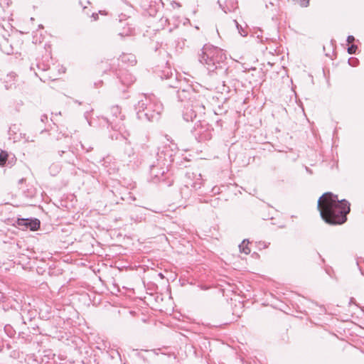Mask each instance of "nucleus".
Returning <instances> with one entry per match:
<instances>
[{
  "instance_id": "obj_27",
  "label": "nucleus",
  "mask_w": 364,
  "mask_h": 364,
  "mask_svg": "<svg viewBox=\"0 0 364 364\" xmlns=\"http://www.w3.org/2000/svg\"><path fill=\"white\" fill-rule=\"evenodd\" d=\"M191 186H193V188H196V183H194L193 185H191Z\"/></svg>"
},
{
  "instance_id": "obj_17",
  "label": "nucleus",
  "mask_w": 364,
  "mask_h": 364,
  "mask_svg": "<svg viewBox=\"0 0 364 364\" xmlns=\"http://www.w3.org/2000/svg\"><path fill=\"white\" fill-rule=\"evenodd\" d=\"M357 50V46L355 45H352L348 48V52L350 54H354L355 53V51Z\"/></svg>"
},
{
  "instance_id": "obj_21",
  "label": "nucleus",
  "mask_w": 364,
  "mask_h": 364,
  "mask_svg": "<svg viewBox=\"0 0 364 364\" xmlns=\"http://www.w3.org/2000/svg\"><path fill=\"white\" fill-rule=\"evenodd\" d=\"M131 78H132V77H131ZM134 81V79H131L130 82H126L124 80H122V82L123 84L124 85H130L131 83H132Z\"/></svg>"
},
{
  "instance_id": "obj_8",
  "label": "nucleus",
  "mask_w": 364,
  "mask_h": 364,
  "mask_svg": "<svg viewBox=\"0 0 364 364\" xmlns=\"http://www.w3.org/2000/svg\"><path fill=\"white\" fill-rule=\"evenodd\" d=\"M183 117L186 122L192 121L199 114L198 112L191 107L189 102H187V105H183Z\"/></svg>"
},
{
  "instance_id": "obj_20",
  "label": "nucleus",
  "mask_w": 364,
  "mask_h": 364,
  "mask_svg": "<svg viewBox=\"0 0 364 364\" xmlns=\"http://www.w3.org/2000/svg\"><path fill=\"white\" fill-rule=\"evenodd\" d=\"M218 3L219 4V6H220V8L225 13L227 14L228 11H230L229 9H225L223 5L220 3V1H218Z\"/></svg>"
},
{
  "instance_id": "obj_15",
  "label": "nucleus",
  "mask_w": 364,
  "mask_h": 364,
  "mask_svg": "<svg viewBox=\"0 0 364 364\" xmlns=\"http://www.w3.org/2000/svg\"><path fill=\"white\" fill-rule=\"evenodd\" d=\"M235 23H236V26H237V28L238 30V32L242 36H247V31L245 30V28H243L242 27V26H240L236 21H235Z\"/></svg>"
},
{
  "instance_id": "obj_25",
  "label": "nucleus",
  "mask_w": 364,
  "mask_h": 364,
  "mask_svg": "<svg viewBox=\"0 0 364 364\" xmlns=\"http://www.w3.org/2000/svg\"><path fill=\"white\" fill-rule=\"evenodd\" d=\"M24 181H25L24 178H21V179L19 180L18 182H19V183H22Z\"/></svg>"
},
{
  "instance_id": "obj_14",
  "label": "nucleus",
  "mask_w": 364,
  "mask_h": 364,
  "mask_svg": "<svg viewBox=\"0 0 364 364\" xmlns=\"http://www.w3.org/2000/svg\"><path fill=\"white\" fill-rule=\"evenodd\" d=\"M161 77L162 79L165 78V79H171V78H174L175 80L176 79V76L172 73V72L168 70L166 73V71H163V75L161 76Z\"/></svg>"
},
{
  "instance_id": "obj_3",
  "label": "nucleus",
  "mask_w": 364,
  "mask_h": 364,
  "mask_svg": "<svg viewBox=\"0 0 364 364\" xmlns=\"http://www.w3.org/2000/svg\"><path fill=\"white\" fill-rule=\"evenodd\" d=\"M136 105L138 118L141 120H157L163 110L162 104L153 95H141Z\"/></svg>"
},
{
  "instance_id": "obj_4",
  "label": "nucleus",
  "mask_w": 364,
  "mask_h": 364,
  "mask_svg": "<svg viewBox=\"0 0 364 364\" xmlns=\"http://www.w3.org/2000/svg\"><path fill=\"white\" fill-rule=\"evenodd\" d=\"M212 131L213 129L208 123L199 121L195 124L193 134L195 138L199 142H201L210 140L212 138Z\"/></svg>"
},
{
  "instance_id": "obj_22",
  "label": "nucleus",
  "mask_w": 364,
  "mask_h": 364,
  "mask_svg": "<svg viewBox=\"0 0 364 364\" xmlns=\"http://www.w3.org/2000/svg\"><path fill=\"white\" fill-rule=\"evenodd\" d=\"M92 17L94 18L95 21H97L98 19V14L93 13Z\"/></svg>"
},
{
  "instance_id": "obj_6",
  "label": "nucleus",
  "mask_w": 364,
  "mask_h": 364,
  "mask_svg": "<svg viewBox=\"0 0 364 364\" xmlns=\"http://www.w3.org/2000/svg\"><path fill=\"white\" fill-rule=\"evenodd\" d=\"M203 98L201 95H198V97H192L191 100L188 102L191 107L198 112L199 114L205 113V106L202 102Z\"/></svg>"
},
{
  "instance_id": "obj_24",
  "label": "nucleus",
  "mask_w": 364,
  "mask_h": 364,
  "mask_svg": "<svg viewBox=\"0 0 364 364\" xmlns=\"http://www.w3.org/2000/svg\"><path fill=\"white\" fill-rule=\"evenodd\" d=\"M81 146H82V148L83 149H85V150H86V151H87V152L92 149V147H89V148L86 149V148L83 146V144H81Z\"/></svg>"
},
{
  "instance_id": "obj_1",
  "label": "nucleus",
  "mask_w": 364,
  "mask_h": 364,
  "mask_svg": "<svg viewBox=\"0 0 364 364\" xmlns=\"http://www.w3.org/2000/svg\"><path fill=\"white\" fill-rule=\"evenodd\" d=\"M317 208L321 218L333 225L343 224L350 212V203L345 199L340 200L337 195L331 192L325 193L319 198Z\"/></svg>"
},
{
  "instance_id": "obj_11",
  "label": "nucleus",
  "mask_w": 364,
  "mask_h": 364,
  "mask_svg": "<svg viewBox=\"0 0 364 364\" xmlns=\"http://www.w3.org/2000/svg\"><path fill=\"white\" fill-rule=\"evenodd\" d=\"M249 240H244L239 245L240 251L241 252L245 253V255H248L250 252V248L248 247Z\"/></svg>"
},
{
  "instance_id": "obj_18",
  "label": "nucleus",
  "mask_w": 364,
  "mask_h": 364,
  "mask_svg": "<svg viewBox=\"0 0 364 364\" xmlns=\"http://www.w3.org/2000/svg\"><path fill=\"white\" fill-rule=\"evenodd\" d=\"M310 0H299V4L302 7H307Z\"/></svg>"
},
{
  "instance_id": "obj_23",
  "label": "nucleus",
  "mask_w": 364,
  "mask_h": 364,
  "mask_svg": "<svg viewBox=\"0 0 364 364\" xmlns=\"http://www.w3.org/2000/svg\"><path fill=\"white\" fill-rule=\"evenodd\" d=\"M151 175H154V176L158 177V174H156V173H154V166H153V167L151 168Z\"/></svg>"
},
{
  "instance_id": "obj_28",
  "label": "nucleus",
  "mask_w": 364,
  "mask_h": 364,
  "mask_svg": "<svg viewBox=\"0 0 364 364\" xmlns=\"http://www.w3.org/2000/svg\"><path fill=\"white\" fill-rule=\"evenodd\" d=\"M168 86H170V87H175V85H173V84H168Z\"/></svg>"
},
{
  "instance_id": "obj_12",
  "label": "nucleus",
  "mask_w": 364,
  "mask_h": 364,
  "mask_svg": "<svg viewBox=\"0 0 364 364\" xmlns=\"http://www.w3.org/2000/svg\"><path fill=\"white\" fill-rule=\"evenodd\" d=\"M8 154L6 151L0 150V166L4 165L7 161Z\"/></svg>"
},
{
  "instance_id": "obj_2",
  "label": "nucleus",
  "mask_w": 364,
  "mask_h": 364,
  "mask_svg": "<svg viewBox=\"0 0 364 364\" xmlns=\"http://www.w3.org/2000/svg\"><path fill=\"white\" fill-rule=\"evenodd\" d=\"M199 62L205 65L210 72H215L218 70L226 72L225 60L226 55L224 51L218 47L210 44L203 46L198 55Z\"/></svg>"
},
{
  "instance_id": "obj_7",
  "label": "nucleus",
  "mask_w": 364,
  "mask_h": 364,
  "mask_svg": "<svg viewBox=\"0 0 364 364\" xmlns=\"http://www.w3.org/2000/svg\"><path fill=\"white\" fill-rule=\"evenodd\" d=\"M112 117L107 119V122L111 125L114 129H120V125L117 123V115L120 114V109L118 106H113L111 107Z\"/></svg>"
},
{
  "instance_id": "obj_5",
  "label": "nucleus",
  "mask_w": 364,
  "mask_h": 364,
  "mask_svg": "<svg viewBox=\"0 0 364 364\" xmlns=\"http://www.w3.org/2000/svg\"><path fill=\"white\" fill-rule=\"evenodd\" d=\"M192 97H198V94L192 89L182 90L178 92V100L183 102L184 105H187V102L191 100Z\"/></svg>"
},
{
  "instance_id": "obj_13",
  "label": "nucleus",
  "mask_w": 364,
  "mask_h": 364,
  "mask_svg": "<svg viewBox=\"0 0 364 364\" xmlns=\"http://www.w3.org/2000/svg\"><path fill=\"white\" fill-rule=\"evenodd\" d=\"M122 58L123 61H126L127 60L130 61L132 65L136 63L135 56L133 55H123Z\"/></svg>"
},
{
  "instance_id": "obj_19",
  "label": "nucleus",
  "mask_w": 364,
  "mask_h": 364,
  "mask_svg": "<svg viewBox=\"0 0 364 364\" xmlns=\"http://www.w3.org/2000/svg\"><path fill=\"white\" fill-rule=\"evenodd\" d=\"M355 41V38L353 36H348L347 38V41L348 43H351Z\"/></svg>"
},
{
  "instance_id": "obj_16",
  "label": "nucleus",
  "mask_w": 364,
  "mask_h": 364,
  "mask_svg": "<svg viewBox=\"0 0 364 364\" xmlns=\"http://www.w3.org/2000/svg\"><path fill=\"white\" fill-rule=\"evenodd\" d=\"M28 223V219L25 218H18L17 220V224L18 226L23 227L26 228V224Z\"/></svg>"
},
{
  "instance_id": "obj_10",
  "label": "nucleus",
  "mask_w": 364,
  "mask_h": 364,
  "mask_svg": "<svg viewBox=\"0 0 364 364\" xmlns=\"http://www.w3.org/2000/svg\"><path fill=\"white\" fill-rule=\"evenodd\" d=\"M40 228V221L38 219H28L26 224V229H30L32 231L37 230Z\"/></svg>"
},
{
  "instance_id": "obj_26",
  "label": "nucleus",
  "mask_w": 364,
  "mask_h": 364,
  "mask_svg": "<svg viewBox=\"0 0 364 364\" xmlns=\"http://www.w3.org/2000/svg\"><path fill=\"white\" fill-rule=\"evenodd\" d=\"M65 153V151H61L59 152L60 156H62L63 154Z\"/></svg>"
},
{
  "instance_id": "obj_9",
  "label": "nucleus",
  "mask_w": 364,
  "mask_h": 364,
  "mask_svg": "<svg viewBox=\"0 0 364 364\" xmlns=\"http://www.w3.org/2000/svg\"><path fill=\"white\" fill-rule=\"evenodd\" d=\"M0 49L1 51L7 55L13 53L14 49L9 40L5 38H2L0 41Z\"/></svg>"
}]
</instances>
